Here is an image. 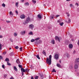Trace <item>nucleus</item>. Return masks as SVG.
Returning a JSON list of instances; mask_svg holds the SVG:
<instances>
[{
    "instance_id": "nucleus-5",
    "label": "nucleus",
    "mask_w": 79,
    "mask_h": 79,
    "mask_svg": "<svg viewBox=\"0 0 79 79\" xmlns=\"http://www.w3.org/2000/svg\"><path fill=\"white\" fill-rule=\"evenodd\" d=\"M60 38L58 37V36H56L55 37V39L56 40H57L58 42H60Z\"/></svg>"
},
{
    "instance_id": "nucleus-15",
    "label": "nucleus",
    "mask_w": 79,
    "mask_h": 79,
    "mask_svg": "<svg viewBox=\"0 0 79 79\" xmlns=\"http://www.w3.org/2000/svg\"><path fill=\"white\" fill-rule=\"evenodd\" d=\"M13 68H14V69L15 70V71H18V69H17L16 67L14 66Z\"/></svg>"
},
{
    "instance_id": "nucleus-55",
    "label": "nucleus",
    "mask_w": 79,
    "mask_h": 79,
    "mask_svg": "<svg viewBox=\"0 0 79 79\" xmlns=\"http://www.w3.org/2000/svg\"><path fill=\"white\" fill-rule=\"evenodd\" d=\"M22 76L24 75V73L23 72H22Z\"/></svg>"
},
{
    "instance_id": "nucleus-44",
    "label": "nucleus",
    "mask_w": 79,
    "mask_h": 79,
    "mask_svg": "<svg viewBox=\"0 0 79 79\" xmlns=\"http://www.w3.org/2000/svg\"><path fill=\"white\" fill-rule=\"evenodd\" d=\"M10 40L11 42H13V40L12 39H11V38L10 39Z\"/></svg>"
},
{
    "instance_id": "nucleus-52",
    "label": "nucleus",
    "mask_w": 79,
    "mask_h": 79,
    "mask_svg": "<svg viewBox=\"0 0 79 79\" xmlns=\"http://www.w3.org/2000/svg\"><path fill=\"white\" fill-rule=\"evenodd\" d=\"M10 54L11 55H13V52H11L10 53Z\"/></svg>"
},
{
    "instance_id": "nucleus-27",
    "label": "nucleus",
    "mask_w": 79,
    "mask_h": 79,
    "mask_svg": "<svg viewBox=\"0 0 79 79\" xmlns=\"http://www.w3.org/2000/svg\"><path fill=\"white\" fill-rule=\"evenodd\" d=\"M28 34L29 35H33V33H32V31H31Z\"/></svg>"
},
{
    "instance_id": "nucleus-23",
    "label": "nucleus",
    "mask_w": 79,
    "mask_h": 79,
    "mask_svg": "<svg viewBox=\"0 0 79 79\" xmlns=\"http://www.w3.org/2000/svg\"><path fill=\"white\" fill-rule=\"evenodd\" d=\"M36 57L38 58V59H39V60H40V58L39 57V55H37L36 56Z\"/></svg>"
},
{
    "instance_id": "nucleus-26",
    "label": "nucleus",
    "mask_w": 79,
    "mask_h": 79,
    "mask_svg": "<svg viewBox=\"0 0 79 79\" xmlns=\"http://www.w3.org/2000/svg\"><path fill=\"white\" fill-rule=\"evenodd\" d=\"M5 61H10L9 60V59H8V58H7L6 59Z\"/></svg>"
},
{
    "instance_id": "nucleus-12",
    "label": "nucleus",
    "mask_w": 79,
    "mask_h": 79,
    "mask_svg": "<svg viewBox=\"0 0 79 79\" xmlns=\"http://www.w3.org/2000/svg\"><path fill=\"white\" fill-rule=\"evenodd\" d=\"M69 48H72L73 47V44H70L69 45Z\"/></svg>"
},
{
    "instance_id": "nucleus-25",
    "label": "nucleus",
    "mask_w": 79,
    "mask_h": 79,
    "mask_svg": "<svg viewBox=\"0 0 79 79\" xmlns=\"http://www.w3.org/2000/svg\"><path fill=\"white\" fill-rule=\"evenodd\" d=\"M18 4H19V3H18V2H16L15 3V6H16L17 7H18Z\"/></svg>"
},
{
    "instance_id": "nucleus-38",
    "label": "nucleus",
    "mask_w": 79,
    "mask_h": 79,
    "mask_svg": "<svg viewBox=\"0 0 79 79\" xmlns=\"http://www.w3.org/2000/svg\"><path fill=\"white\" fill-rule=\"evenodd\" d=\"M66 56H67V58H69V54H67Z\"/></svg>"
},
{
    "instance_id": "nucleus-53",
    "label": "nucleus",
    "mask_w": 79,
    "mask_h": 79,
    "mask_svg": "<svg viewBox=\"0 0 79 79\" xmlns=\"http://www.w3.org/2000/svg\"><path fill=\"white\" fill-rule=\"evenodd\" d=\"M77 44H78V46H79V40H78Z\"/></svg>"
},
{
    "instance_id": "nucleus-34",
    "label": "nucleus",
    "mask_w": 79,
    "mask_h": 79,
    "mask_svg": "<svg viewBox=\"0 0 79 79\" xmlns=\"http://www.w3.org/2000/svg\"><path fill=\"white\" fill-rule=\"evenodd\" d=\"M35 40L33 39L31 40V42H35Z\"/></svg>"
},
{
    "instance_id": "nucleus-64",
    "label": "nucleus",
    "mask_w": 79,
    "mask_h": 79,
    "mask_svg": "<svg viewBox=\"0 0 79 79\" xmlns=\"http://www.w3.org/2000/svg\"><path fill=\"white\" fill-rule=\"evenodd\" d=\"M22 2H24V0H22Z\"/></svg>"
},
{
    "instance_id": "nucleus-18",
    "label": "nucleus",
    "mask_w": 79,
    "mask_h": 79,
    "mask_svg": "<svg viewBox=\"0 0 79 79\" xmlns=\"http://www.w3.org/2000/svg\"><path fill=\"white\" fill-rule=\"evenodd\" d=\"M54 16H55V15H51L50 16V19H53Z\"/></svg>"
},
{
    "instance_id": "nucleus-41",
    "label": "nucleus",
    "mask_w": 79,
    "mask_h": 79,
    "mask_svg": "<svg viewBox=\"0 0 79 79\" xmlns=\"http://www.w3.org/2000/svg\"><path fill=\"white\" fill-rule=\"evenodd\" d=\"M0 60H3V57L1 56H0Z\"/></svg>"
},
{
    "instance_id": "nucleus-51",
    "label": "nucleus",
    "mask_w": 79,
    "mask_h": 79,
    "mask_svg": "<svg viewBox=\"0 0 79 79\" xmlns=\"http://www.w3.org/2000/svg\"><path fill=\"white\" fill-rule=\"evenodd\" d=\"M10 79H14V78H13V77H11L10 78Z\"/></svg>"
},
{
    "instance_id": "nucleus-3",
    "label": "nucleus",
    "mask_w": 79,
    "mask_h": 79,
    "mask_svg": "<svg viewBox=\"0 0 79 79\" xmlns=\"http://www.w3.org/2000/svg\"><path fill=\"white\" fill-rule=\"evenodd\" d=\"M78 64L79 63L76 62H75V65H74V68L75 69H77L78 68Z\"/></svg>"
},
{
    "instance_id": "nucleus-4",
    "label": "nucleus",
    "mask_w": 79,
    "mask_h": 79,
    "mask_svg": "<svg viewBox=\"0 0 79 79\" xmlns=\"http://www.w3.org/2000/svg\"><path fill=\"white\" fill-rule=\"evenodd\" d=\"M42 42V41L41 40H39L37 42H35V44H37V45H39V44H40Z\"/></svg>"
},
{
    "instance_id": "nucleus-40",
    "label": "nucleus",
    "mask_w": 79,
    "mask_h": 79,
    "mask_svg": "<svg viewBox=\"0 0 79 79\" xmlns=\"http://www.w3.org/2000/svg\"><path fill=\"white\" fill-rule=\"evenodd\" d=\"M38 77H39L38 76H36L35 77V79H38Z\"/></svg>"
},
{
    "instance_id": "nucleus-28",
    "label": "nucleus",
    "mask_w": 79,
    "mask_h": 79,
    "mask_svg": "<svg viewBox=\"0 0 79 79\" xmlns=\"http://www.w3.org/2000/svg\"><path fill=\"white\" fill-rule=\"evenodd\" d=\"M16 63H17V64H19V63H20L19 60V59H17L16 61Z\"/></svg>"
},
{
    "instance_id": "nucleus-7",
    "label": "nucleus",
    "mask_w": 79,
    "mask_h": 79,
    "mask_svg": "<svg viewBox=\"0 0 79 79\" xmlns=\"http://www.w3.org/2000/svg\"><path fill=\"white\" fill-rule=\"evenodd\" d=\"M26 33V31H22L20 33V34L21 35H24L25 34V33Z\"/></svg>"
},
{
    "instance_id": "nucleus-29",
    "label": "nucleus",
    "mask_w": 79,
    "mask_h": 79,
    "mask_svg": "<svg viewBox=\"0 0 79 79\" xmlns=\"http://www.w3.org/2000/svg\"><path fill=\"white\" fill-rule=\"evenodd\" d=\"M63 24H64V23L63 22H62L61 23H60V25L61 26H63Z\"/></svg>"
},
{
    "instance_id": "nucleus-36",
    "label": "nucleus",
    "mask_w": 79,
    "mask_h": 79,
    "mask_svg": "<svg viewBox=\"0 0 79 79\" xmlns=\"http://www.w3.org/2000/svg\"><path fill=\"white\" fill-rule=\"evenodd\" d=\"M52 72H54V73H56V71L55 70V69H53V70L52 71Z\"/></svg>"
},
{
    "instance_id": "nucleus-2",
    "label": "nucleus",
    "mask_w": 79,
    "mask_h": 79,
    "mask_svg": "<svg viewBox=\"0 0 79 79\" xmlns=\"http://www.w3.org/2000/svg\"><path fill=\"white\" fill-rule=\"evenodd\" d=\"M31 21L30 20V18L28 17L26 20H24L23 21V23L24 25H26L27 24H28Z\"/></svg>"
},
{
    "instance_id": "nucleus-9",
    "label": "nucleus",
    "mask_w": 79,
    "mask_h": 79,
    "mask_svg": "<svg viewBox=\"0 0 79 79\" xmlns=\"http://www.w3.org/2000/svg\"><path fill=\"white\" fill-rule=\"evenodd\" d=\"M9 15L10 17H13V14L11 11L10 12Z\"/></svg>"
},
{
    "instance_id": "nucleus-35",
    "label": "nucleus",
    "mask_w": 79,
    "mask_h": 79,
    "mask_svg": "<svg viewBox=\"0 0 79 79\" xmlns=\"http://www.w3.org/2000/svg\"><path fill=\"white\" fill-rule=\"evenodd\" d=\"M18 66L19 68H23L22 67V65H21L19 64L18 65Z\"/></svg>"
},
{
    "instance_id": "nucleus-13",
    "label": "nucleus",
    "mask_w": 79,
    "mask_h": 79,
    "mask_svg": "<svg viewBox=\"0 0 79 79\" xmlns=\"http://www.w3.org/2000/svg\"><path fill=\"white\" fill-rule=\"evenodd\" d=\"M40 78L41 79H44V75L43 74H40Z\"/></svg>"
},
{
    "instance_id": "nucleus-49",
    "label": "nucleus",
    "mask_w": 79,
    "mask_h": 79,
    "mask_svg": "<svg viewBox=\"0 0 79 79\" xmlns=\"http://www.w3.org/2000/svg\"><path fill=\"white\" fill-rule=\"evenodd\" d=\"M6 22H7V23H10V21H6Z\"/></svg>"
},
{
    "instance_id": "nucleus-45",
    "label": "nucleus",
    "mask_w": 79,
    "mask_h": 79,
    "mask_svg": "<svg viewBox=\"0 0 79 79\" xmlns=\"http://www.w3.org/2000/svg\"><path fill=\"white\" fill-rule=\"evenodd\" d=\"M14 35L15 36H17V34H16V33H14Z\"/></svg>"
},
{
    "instance_id": "nucleus-11",
    "label": "nucleus",
    "mask_w": 79,
    "mask_h": 79,
    "mask_svg": "<svg viewBox=\"0 0 79 79\" xmlns=\"http://www.w3.org/2000/svg\"><path fill=\"white\" fill-rule=\"evenodd\" d=\"M21 71L22 73H25V69H24V68H22L21 69Z\"/></svg>"
},
{
    "instance_id": "nucleus-46",
    "label": "nucleus",
    "mask_w": 79,
    "mask_h": 79,
    "mask_svg": "<svg viewBox=\"0 0 79 79\" xmlns=\"http://www.w3.org/2000/svg\"><path fill=\"white\" fill-rule=\"evenodd\" d=\"M15 13H16L17 15H18V12L17 10H15Z\"/></svg>"
},
{
    "instance_id": "nucleus-22",
    "label": "nucleus",
    "mask_w": 79,
    "mask_h": 79,
    "mask_svg": "<svg viewBox=\"0 0 79 79\" xmlns=\"http://www.w3.org/2000/svg\"><path fill=\"white\" fill-rule=\"evenodd\" d=\"M43 53L44 54L45 56H46V52H45V50H44L43 51Z\"/></svg>"
},
{
    "instance_id": "nucleus-6",
    "label": "nucleus",
    "mask_w": 79,
    "mask_h": 79,
    "mask_svg": "<svg viewBox=\"0 0 79 79\" xmlns=\"http://www.w3.org/2000/svg\"><path fill=\"white\" fill-rule=\"evenodd\" d=\"M56 60H58V58H59V56H58V54H56L54 56Z\"/></svg>"
},
{
    "instance_id": "nucleus-60",
    "label": "nucleus",
    "mask_w": 79,
    "mask_h": 79,
    "mask_svg": "<svg viewBox=\"0 0 79 79\" xmlns=\"http://www.w3.org/2000/svg\"><path fill=\"white\" fill-rule=\"evenodd\" d=\"M67 16H68V17H69V14L67 15Z\"/></svg>"
},
{
    "instance_id": "nucleus-48",
    "label": "nucleus",
    "mask_w": 79,
    "mask_h": 79,
    "mask_svg": "<svg viewBox=\"0 0 79 79\" xmlns=\"http://www.w3.org/2000/svg\"><path fill=\"white\" fill-rule=\"evenodd\" d=\"M75 5H77V6H78L79 5L78 3H76Z\"/></svg>"
},
{
    "instance_id": "nucleus-47",
    "label": "nucleus",
    "mask_w": 79,
    "mask_h": 79,
    "mask_svg": "<svg viewBox=\"0 0 79 79\" xmlns=\"http://www.w3.org/2000/svg\"><path fill=\"white\" fill-rule=\"evenodd\" d=\"M59 16H60V15H56V18H58Z\"/></svg>"
},
{
    "instance_id": "nucleus-8",
    "label": "nucleus",
    "mask_w": 79,
    "mask_h": 79,
    "mask_svg": "<svg viewBox=\"0 0 79 79\" xmlns=\"http://www.w3.org/2000/svg\"><path fill=\"white\" fill-rule=\"evenodd\" d=\"M34 26L32 24H31L29 25L30 28L31 29H32L34 28Z\"/></svg>"
},
{
    "instance_id": "nucleus-37",
    "label": "nucleus",
    "mask_w": 79,
    "mask_h": 79,
    "mask_svg": "<svg viewBox=\"0 0 79 79\" xmlns=\"http://www.w3.org/2000/svg\"><path fill=\"white\" fill-rule=\"evenodd\" d=\"M68 23H71V19H68Z\"/></svg>"
},
{
    "instance_id": "nucleus-63",
    "label": "nucleus",
    "mask_w": 79,
    "mask_h": 79,
    "mask_svg": "<svg viewBox=\"0 0 79 79\" xmlns=\"http://www.w3.org/2000/svg\"><path fill=\"white\" fill-rule=\"evenodd\" d=\"M57 23H60V21L59 20L57 21Z\"/></svg>"
},
{
    "instance_id": "nucleus-10",
    "label": "nucleus",
    "mask_w": 79,
    "mask_h": 79,
    "mask_svg": "<svg viewBox=\"0 0 79 79\" xmlns=\"http://www.w3.org/2000/svg\"><path fill=\"white\" fill-rule=\"evenodd\" d=\"M20 18L21 19H24L25 18V15H22L20 16Z\"/></svg>"
},
{
    "instance_id": "nucleus-54",
    "label": "nucleus",
    "mask_w": 79,
    "mask_h": 79,
    "mask_svg": "<svg viewBox=\"0 0 79 79\" xmlns=\"http://www.w3.org/2000/svg\"><path fill=\"white\" fill-rule=\"evenodd\" d=\"M6 52H4L3 53V54H4V55H5V54H6Z\"/></svg>"
},
{
    "instance_id": "nucleus-62",
    "label": "nucleus",
    "mask_w": 79,
    "mask_h": 79,
    "mask_svg": "<svg viewBox=\"0 0 79 79\" xmlns=\"http://www.w3.org/2000/svg\"><path fill=\"white\" fill-rule=\"evenodd\" d=\"M71 67H70V68H71V69H72V68H73V67L72 66H71Z\"/></svg>"
},
{
    "instance_id": "nucleus-58",
    "label": "nucleus",
    "mask_w": 79,
    "mask_h": 79,
    "mask_svg": "<svg viewBox=\"0 0 79 79\" xmlns=\"http://www.w3.org/2000/svg\"><path fill=\"white\" fill-rule=\"evenodd\" d=\"M59 63H61V60H59Z\"/></svg>"
},
{
    "instance_id": "nucleus-1",
    "label": "nucleus",
    "mask_w": 79,
    "mask_h": 79,
    "mask_svg": "<svg viewBox=\"0 0 79 79\" xmlns=\"http://www.w3.org/2000/svg\"><path fill=\"white\" fill-rule=\"evenodd\" d=\"M47 62L48 64L50 65L52 63V55H50L49 56V59L47 58Z\"/></svg>"
},
{
    "instance_id": "nucleus-20",
    "label": "nucleus",
    "mask_w": 79,
    "mask_h": 79,
    "mask_svg": "<svg viewBox=\"0 0 79 79\" xmlns=\"http://www.w3.org/2000/svg\"><path fill=\"white\" fill-rule=\"evenodd\" d=\"M76 61L75 62H76L77 63H78V62H79V58H77L76 60H75Z\"/></svg>"
},
{
    "instance_id": "nucleus-24",
    "label": "nucleus",
    "mask_w": 79,
    "mask_h": 79,
    "mask_svg": "<svg viewBox=\"0 0 79 79\" xmlns=\"http://www.w3.org/2000/svg\"><path fill=\"white\" fill-rule=\"evenodd\" d=\"M24 5H25V6H27L29 5V2H27L25 3Z\"/></svg>"
},
{
    "instance_id": "nucleus-17",
    "label": "nucleus",
    "mask_w": 79,
    "mask_h": 79,
    "mask_svg": "<svg viewBox=\"0 0 79 79\" xmlns=\"http://www.w3.org/2000/svg\"><path fill=\"white\" fill-rule=\"evenodd\" d=\"M51 42L52 44H55V40H51Z\"/></svg>"
},
{
    "instance_id": "nucleus-42",
    "label": "nucleus",
    "mask_w": 79,
    "mask_h": 79,
    "mask_svg": "<svg viewBox=\"0 0 79 79\" xmlns=\"http://www.w3.org/2000/svg\"><path fill=\"white\" fill-rule=\"evenodd\" d=\"M15 48H16V49H18L19 47L18 46H16L15 47Z\"/></svg>"
},
{
    "instance_id": "nucleus-14",
    "label": "nucleus",
    "mask_w": 79,
    "mask_h": 79,
    "mask_svg": "<svg viewBox=\"0 0 79 79\" xmlns=\"http://www.w3.org/2000/svg\"><path fill=\"white\" fill-rule=\"evenodd\" d=\"M37 17L39 19H42V16H41V15L40 14H38L37 15Z\"/></svg>"
},
{
    "instance_id": "nucleus-59",
    "label": "nucleus",
    "mask_w": 79,
    "mask_h": 79,
    "mask_svg": "<svg viewBox=\"0 0 79 79\" xmlns=\"http://www.w3.org/2000/svg\"><path fill=\"white\" fill-rule=\"evenodd\" d=\"M31 79H34V77L32 76H31Z\"/></svg>"
},
{
    "instance_id": "nucleus-30",
    "label": "nucleus",
    "mask_w": 79,
    "mask_h": 79,
    "mask_svg": "<svg viewBox=\"0 0 79 79\" xmlns=\"http://www.w3.org/2000/svg\"><path fill=\"white\" fill-rule=\"evenodd\" d=\"M2 44H1V43L0 42V50H2Z\"/></svg>"
},
{
    "instance_id": "nucleus-32",
    "label": "nucleus",
    "mask_w": 79,
    "mask_h": 79,
    "mask_svg": "<svg viewBox=\"0 0 79 79\" xmlns=\"http://www.w3.org/2000/svg\"><path fill=\"white\" fill-rule=\"evenodd\" d=\"M2 6H3V7H5V6H6V5H5V4L4 3H3L2 4Z\"/></svg>"
},
{
    "instance_id": "nucleus-61",
    "label": "nucleus",
    "mask_w": 79,
    "mask_h": 79,
    "mask_svg": "<svg viewBox=\"0 0 79 79\" xmlns=\"http://www.w3.org/2000/svg\"><path fill=\"white\" fill-rule=\"evenodd\" d=\"M4 77H6V74L4 76Z\"/></svg>"
},
{
    "instance_id": "nucleus-50",
    "label": "nucleus",
    "mask_w": 79,
    "mask_h": 79,
    "mask_svg": "<svg viewBox=\"0 0 79 79\" xmlns=\"http://www.w3.org/2000/svg\"><path fill=\"white\" fill-rule=\"evenodd\" d=\"M23 49V48H20V51H22V49Z\"/></svg>"
},
{
    "instance_id": "nucleus-57",
    "label": "nucleus",
    "mask_w": 79,
    "mask_h": 79,
    "mask_svg": "<svg viewBox=\"0 0 79 79\" xmlns=\"http://www.w3.org/2000/svg\"><path fill=\"white\" fill-rule=\"evenodd\" d=\"M76 53V51H74L73 52V53L74 54V53Z\"/></svg>"
},
{
    "instance_id": "nucleus-16",
    "label": "nucleus",
    "mask_w": 79,
    "mask_h": 79,
    "mask_svg": "<svg viewBox=\"0 0 79 79\" xmlns=\"http://www.w3.org/2000/svg\"><path fill=\"white\" fill-rule=\"evenodd\" d=\"M56 66L57 67H58V68H61V65L58 64H56Z\"/></svg>"
},
{
    "instance_id": "nucleus-19",
    "label": "nucleus",
    "mask_w": 79,
    "mask_h": 79,
    "mask_svg": "<svg viewBox=\"0 0 79 79\" xmlns=\"http://www.w3.org/2000/svg\"><path fill=\"white\" fill-rule=\"evenodd\" d=\"M25 72H26L27 73H28L29 72V70H28L27 69H25Z\"/></svg>"
},
{
    "instance_id": "nucleus-33",
    "label": "nucleus",
    "mask_w": 79,
    "mask_h": 79,
    "mask_svg": "<svg viewBox=\"0 0 79 79\" xmlns=\"http://www.w3.org/2000/svg\"><path fill=\"white\" fill-rule=\"evenodd\" d=\"M32 2H33L34 3H36V1L34 0H32Z\"/></svg>"
},
{
    "instance_id": "nucleus-21",
    "label": "nucleus",
    "mask_w": 79,
    "mask_h": 79,
    "mask_svg": "<svg viewBox=\"0 0 79 79\" xmlns=\"http://www.w3.org/2000/svg\"><path fill=\"white\" fill-rule=\"evenodd\" d=\"M40 40V38L39 37V38H37L36 39H35V40L36 41L35 42H37V41H38V40Z\"/></svg>"
},
{
    "instance_id": "nucleus-31",
    "label": "nucleus",
    "mask_w": 79,
    "mask_h": 79,
    "mask_svg": "<svg viewBox=\"0 0 79 79\" xmlns=\"http://www.w3.org/2000/svg\"><path fill=\"white\" fill-rule=\"evenodd\" d=\"M7 65H8L9 66H11V64H10V62H7Z\"/></svg>"
},
{
    "instance_id": "nucleus-39",
    "label": "nucleus",
    "mask_w": 79,
    "mask_h": 79,
    "mask_svg": "<svg viewBox=\"0 0 79 79\" xmlns=\"http://www.w3.org/2000/svg\"><path fill=\"white\" fill-rule=\"evenodd\" d=\"M70 7H71V8H72V7H73V4H71L70 5Z\"/></svg>"
},
{
    "instance_id": "nucleus-56",
    "label": "nucleus",
    "mask_w": 79,
    "mask_h": 79,
    "mask_svg": "<svg viewBox=\"0 0 79 79\" xmlns=\"http://www.w3.org/2000/svg\"><path fill=\"white\" fill-rule=\"evenodd\" d=\"M3 37V36H2V35H0V38H2Z\"/></svg>"
},
{
    "instance_id": "nucleus-43",
    "label": "nucleus",
    "mask_w": 79,
    "mask_h": 79,
    "mask_svg": "<svg viewBox=\"0 0 79 79\" xmlns=\"http://www.w3.org/2000/svg\"><path fill=\"white\" fill-rule=\"evenodd\" d=\"M2 68H3V69H5V65H2Z\"/></svg>"
}]
</instances>
